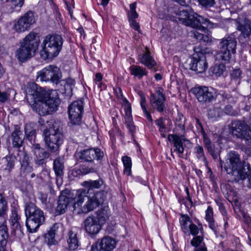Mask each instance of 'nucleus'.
<instances>
[{"mask_svg": "<svg viewBox=\"0 0 251 251\" xmlns=\"http://www.w3.org/2000/svg\"><path fill=\"white\" fill-rule=\"evenodd\" d=\"M25 0H0L2 4H5L10 7L11 12H19L24 3Z\"/></svg>", "mask_w": 251, "mask_h": 251, "instance_id": "c85d7f7f", "label": "nucleus"}, {"mask_svg": "<svg viewBox=\"0 0 251 251\" xmlns=\"http://www.w3.org/2000/svg\"><path fill=\"white\" fill-rule=\"evenodd\" d=\"M166 97L163 94V89L158 87L154 93L150 97V103L151 108L158 112H163L166 108Z\"/></svg>", "mask_w": 251, "mask_h": 251, "instance_id": "dca6fc26", "label": "nucleus"}, {"mask_svg": "<svg viewBox=\"0 0 251 251\" xmlns=\"http://www.w3.org/2000/svg\"><path fill=\"white\" fill-rule=\"evenodd\" d=\"M116 240L110 236H105L98 240L91 247V251H112L116 247Z\"/></svg>", "mask_w": 251, "mask_h": 251, "instance_id": "6ab92c4d", "label": "nucleus"}, {"mask_svg": "<svg viewBox=\"0 0 251 251\" xmlns=\"http://www.w3.org/2000/svg\"><path fill=\"white\" fill-rule=\"evenodd\" d=\"M140 100V105L143 110L145 116L146 117L147 120L151 122H152V119L150 113L148 111L146 106V99L144 95H141Z\"/></svg>", "mask_w": 251, "mask_h": 251, "instance_id": "c03bdc74", "label": "nucleus"}, {"mask_svg": "<svg viewBox=\"0 0 251 251\" xmlns=\"http://www.w3.org/2000/svg\"><path fill=\"white\" fill-rule=\"evenodd\" d=\"M53 170L57 176H62L63 174L64 165L60 158L55 159L53 162Z\"/></svg>", "mask_w": 251, "mask_h": 251, "instance_id": "37998d69", "label": "nucleus"}, {"mask_svg": "<svg viewBox=\"0 0 251 251\" xmlns=\"http://www.w3.org/2000/svg\"><path fill=\"white\" fill-rule=\"evenodd\" d=\"M196 52H201L200 55L199 54L196 55L192 59L190 64V68L197 73H203L207 70L208 64L206 60L205 55L202 54L201 50H197L198 49H194Z\"/></svg>", "mask_w": 251, "mask_h": 251, "instance_id": "a211bd4d", "label": "nucleus"}, {"mask_svg": "<svg viewBox=\"0 0 251 251\" xmlns=\"http://www.w3.org/2000/svg\"><path fill=\"white\" fill-rule=\"evenodd\" d=\"M126 104L125 106V115L124 117L125 123L126 125L127 128L128 129L129 132L133 137L134 134L135 132L136 128L134 125L132 114L131 107L128 101L125 99Z\"/></svg>", "mask_w": 251, "mask_h": 251, "instance_id": "393cba45", "label": "nucleus"}, {"mask_svg": "<svg viewBox=\"0 0 251 251\" xmlns=\"http://www.w3.org/2000/svg\"><path fill=\"white\" fill-rule=\"evenodd\" d=\"M204 25L208 28H213L215 25V24L210 22L208 19L204 18L201 16L195 13L192 15L189 19L187 20L185 25L190 26L194 28L198 29L201 31L206 32L207 30V28L202 26L201 25Z\"/></svg>", "mask_w": 251, "mask_h": 251, "instance_id": "f3484780", "label": "nucleus"}, {"mask_svg": "<svg viewBox=\"0 0 251 251\" xmlns=\"http://www.w3.org/2000/svg\"><path fill=\"white\" fill-rule=\"evenodd\" d=\"M108 207H104L101 209L99 211V216L101 218H103L104 220L108 218L109 213L108 212Z\"/></svg>", "mask_w": 251, "mask_h": 251, "instance_id": "680f3d73", "label": "nucleus"}, {"mask_svg": "<svg viewBox=\"0 0 251 251\" xmlns=\"http://www.w3.org/2000/svg\"><path fill=\"white\" fill-rule=\"evenodd\" d=\"M192 91L199 101L202 103L210 102L214 98L213 92L206 86L195 87Z\"/></svg>", "mask_w": 251, "mask_h": 251, "instance_id": "412c9836", "label": "nucleus"}, {"mask_svg": "<svg viewBox=\"0 0 251 251\" xmlns=\"http://www.w3.org/2000/svg\"><path fill=\"white\" fill-rule=\"evenodd\" d=\"M61 85L64 86V89L62 90L63 92L67 96H71L75 85V80L72 78L63 80L61 81Z\"/></svg>", "mask_w": 251, "mask_h": 251, "instance_id": "f704fd0d", "label": "nucleus"}, {"mask_svg": "<svg viewBox=\"0 0 251 251\" xmlns=\"http://www.w3.org/2000/svg\"><path fill=\"white\" fill-rule=\"evenodd\" d=\"M189 11L186 9H179V12L177 13L176 19L180 22L183 24H186L190 17L191 16Z\"/></svg>", "mask_w": 251, "mask_h": 251, "instance_id": "a19ab883", "label": "nucleus"}, {"mask_svg": "<svg viewBox=\"0 0 251 251\" xmlns=\"http://www.w3.org/2000/svg\"><path fill=\"white\" fill-rule=\"evenodd\" d=\"M199 3L203 7H211L215 4L214 0H197Z\"/></svg>", "mask_w": 251, "mask_h": 251, "instance_id": "6e6d98bb", "label": "nucleus"}, {"mask_svg": "<svg viewBox=\"0 0 251 251\" xmlns=\"http://www.w3.org/2000/svg\"><path fill=\"white\" fill-rule=\"evenodd\" d=\"M8 206L7 201L0 193V226L7 225Z\"/></svg>", "mask_w": 251, "mask_h": 251, "instance_id": "cd10ccee", "label": "nucleus"}, {"mask_svg": "<svg viewBox=\"0 0 251 251\" xmlns=\"http://www.w3.org/2000/svg\"><path fill=\"white\" fill-rule=\"evenodd\" d=\"M24 135L21 128L18 126H15L14 130L11 134L12 145L14 148H20L24 141Z\"/></svg>", "mask_w": 251, "mask_h": 251, "instance_id": "bb28decb", "label": "nucleus"}, {"mask_svg": "<svg viewBox=\"0 0 251 251\" xmlns=\"http://www.w3.org/2000/svg\"><path fill=\"white\" fill-rule=\"evenodd\" d=\"M129 70L131 75L138 79H141L144 76L147 75L148 73L146 68L136 65L131 66L129 68Z\"/></svg>", "mask_w": 251, "mask_h": 251, "instance_id": "72a5a7b5", "label": "nucleus"}, {"mask_svg": "<svg viewBox=\"0 0 251 251\" xmlns=\"http://www.w3.org/2000/svg\"><path fill=\"white\" fill-rule=\"evenodd\" d=\"M199 226H201V231L202 230L201 225H199ZM199 230L200 229L199 227L194 224H193L192 222V223H190V224H189V233H187V234H191L194 236H197L199 234Z\"/></svg>", "mask_w": 251, "mask_h": 251, "instance_id": "3c124183", "label": "nucleus"}, {"mask_svg": "<svg viewBox=\"0 0 251 251\" xmlns=\"http://www.w3.org/2000/svg\"><path fill=\"white\" fill-rule=\"evenodd\" d=\"M122 161L124 165V174L127 176H129L131 174L132 162L130 157L128 156H124L122 158Z\"/></svg>", "mask_w": 251, "mask_h": 251, "instance_id": "58836bf2", "label": "nucleus"}, {"mask_svg": "<svg viewBox=\"0 0 251 251\" xmlns=\"http://www.w3.org/2000/svg\"><path fill=\"white\" fill-rule=\"evenodd\" d=\"M237 29L241 33L238 40L242 46L247 48L251 46V21L247 19L239 20L236 23Z\"/></svg>", "mask_w": 251, "mask_h": 251, "instance_id": "f8f14e48", "label": "nucleus"}, {"mask_svg": "<svg viewBox=\"0 0 251 251\" xmlns=\"http://www.w3.org/2000/svg\"><path fill=\"white\" fill-rule=\"evenodd\" d=\"M10 95L5 91L0 90V105L6 102L9 99Z\"/></svg>", "mask_w": 251, "mask_h": 251, "instance_id": "bf43d9fd", "label": "nucleus"}, {"mask_svg": "<svg viewBox=\"0 0 251 251\" xmlns=\"http://www.w3.org/2000/svg\"><path fill=\"white\" fill-rule=\"evenodd\" d=\"M66 4L67 7V9L69 12V13L70 14L71 16H72V10L74 8V1L73 0H72L71 2H66Z\"/></svg>", "mask_w": 251, "mask_h": 251, "instance_id": "0e129e2a", "label": "nucleus"}, {"mask_svg": "<svg viewBox=\"0 0 251 251\" xmlns=\"http://www.w3.org/2000/svg\"><path fill=\"white\" fill-rule=\"evenodd\" d=\"M226 70L225 66L223 64L215 65L213 67H210L209 71L212 75H215L216 77L220 76L223 74V73Z\"/></svg>", "mask_w": 251, "mask_h": 251, "instance_id": "79ce46f5", "label": "nucleus"}, {"mask_svg": "<svg viewBox=\"0 0 251 251\" xmlns=\"http://www.w3.org/2000/svg\"><path fill=\"white\" fill-rule=\"evenodd\" d=\"M168 139L173 144L174 151L177 153L179 157H182L184 151L183 142H187L190 143V141L183 138L182 136L177 134H169Z\"/></svg>", "mask_w": 251, "mask_h": 251, "instance_id": "5701e85b", "label": "nucleus"}, {"mask_svg": "<svg viewBox=\"0 0 251 251\" xmlns=\"http://www.w3.org/2000/svg\"><path fill=\"white\" fill-rule=\"evenodd\" d=\"M84 228L89 235L97 234L101 229L99 219L95 216L88 217L84 222Z\"/></svg>", "mask_w": 251, "mask_h": 251, "instance_id": "b1692460", "label": "nucleus"}, {"mask_svg": "<svg viewBox=\"0 0 251 251\" xmlns=\"http://www.w3.org/2000/svg\"><path fill=\"white\" fill-rule=\"evenodd\" d=\"M194 251H207V250L205 245H203L199 248L195 249Z\"/></svg>", "mask_w": 251, "mask_h": 251, "instance_id": "774afa93", "label": "nucleus"}, {"mask_svg": "<svg viewBox=\"0 0 251 251\" xmlns=\"http://www.w3.org/2000/svg\"><path fill=\"white\" fill-rule=\"evenodd\" d=\"M36 23L35 13L29 10L13 22L12 29L17 33H24L29 30Z\"/></svg>", "mask_w": 251, "mask_h": 251, "instance_id": "9d476101", "label": "nucleus"}, {"mask_svg": "<svg viewBox=\"0 0 251 251\" xmlns=\"http://www.w3.org/2000/svg\"><path fill=\"white\" fill-rule=\"evenodd\" d=\"M156 125L159 127V132H162L163 130L166 129V126L164 124V120L163 117H160L155 121Z\"/></svg>", "mask_w": 251, "mask_h": 251, "instance_id": "13d9d810", "label": "nucleus"}, {"mask_svg": "<svg viewBox=\"0 0 251 251\" xmlns=\"http://www.w3.org/2000/svg\"><path fill=\"white\" fill-rule=\"evenodd\" d=\"M4 160L6 163L5 169L10 171L15 166V163L17 160L16 157L14 155H10L6 156Z\"/></svg>", "mask_w": 251, "mask_h": 251, "instance_id": "de8ad7c7", "label": "nucleus"}, {"mask_svg": "<svg viewBox=\"0 0 251 251\" xmlns=\"http://www.w3.org/2000/svg\"><path fill=\"white\" fill-rule=\"evenodd\" d=\"M205 220L208 223V226L211 229L215 234L218 233L217 226L215 223L213 218V208L210 206H208L205 211Z\"/></svg>", "mask_w": 251, "mask_h": 251, "instance_id": "2f4dec72", "label": "nucleus"}, {"mask_svg": "<svg viewBox=\"0 0 251 251\" xmlns=\"http://www.w3.org/2000/svg\"><path fill=\"white\" fill-rule=\"evenodd\" d=\"M25 134L29 140H32V137H35V130L31 129L28 125H26L25 127Z\"/></svg>", "mask_w": 251, "mask_h": 251, "instance_id": "5fc2aeb1", "label": "nucleus"}, {"mask_svg": "<svg viewBox=\"0 0 251 251\" xmlns=\"http://www.w3.org/2000/svg\"><path fill=\"white\" fill-rule=\"evenodd\" d=\"M44 141L47 149L51 153L57 154L59 148L63 144L64 135L59 128H50L49 131L44 130Z\"/></svg>", "mask_w": 251, "mask_h": 251, "instance_id": "6e6552de", "label": "nucleus"}, {"mask_svg": "<svg viewBox=\"0 0 251 251\" xmlns=\"http://www.w3.org/2000/svg\"><path fill=\"white\" fill-rule=\"evenodd\" d=\"M194 153L199 160H201L204 162H207L204 150L202 146L199 145H197L194 149Z\"/></svg>", "mask_w": 251, "mask_h": 251, "instance_id": "49530a36", "label": "nucleus"}, {"mask_svg": "<svg viewBox=\"0 0 251 251\" xmlns=\"http://www.w3.org/2000/svg\"><path fill=\"white\" fill-rule=\"evenodd\" d=\"M102 79V76L100 73H97L96 75L95 78V82L97 83L98 82H101Z\"/></svg>", "mask_w": 251, "mask_h": 251, "instance_id": "338daca9", "label": "nucleus"}, {"mask_svg": "<svg viewBox=\"0 0 251 251\" xmlns=\"http://www.w3.org/2000/svg\"><path fill=\"white\" fill-rule=\"evenodd\" d=\"M230 131L234 136L244 140L249 135V131H251V120L233 121L231 124Z\"/></svg>", "mask_w": 251, "mask_h": 251, "instance_id": "4468645a", "label": "nucleus"}, {"mask_svg": "<svg viewBox=\"0 0 251 251\" xmlns=\"http://www.w3.org/2000/svg\"><path fill=\"white\" fill-rule=\"evenodd\" d=\"M135 8V3H132L130 5V16L129 20H135L138 18V15L136 11Z\"/></svg>", "mask_w": 251, "mask_h": 251, "instance_id": "4d7b16f0", "label": "nucleus"}, {"mask_svg": "<svg viewBox=\"0 0 251 251\" xmlns=\"http://www.w3.org/2000/svg\"><path fill=\"white\" fill-rule=\"evenodd\" d=\"M242 74L241 71L238 69L234 70L231 74L232 79L237 80L240 79Z\"/></svg>", "mask_w": 251, "mask_h": 251, "instance_id": "052dcab7", "label": "nucleus"}, {"mask_svg": "<svg viewBox=\"0 0 251 251\" xmlns=\"http://www.w3.org/2000/svg\"><path fill=\"white\" fill-rule=\"evenodd\" d=\"M25 98L33 110L40 116H45L55 112L59 104V100L51 98L46 90L34 82H29L25 87Z\"/></svg>", "mask_w": 251, "mask_h": 251, "instance_id": "f257e3e1", "label": "nucleus"}, {"mask_svg": "<svg viewBox=\"0 0 251 251\" xmlns=\"http://www.w3.org/2000/svg\"><path fill=\"white\" fill-rule=\"evenodd\" d=\"M199 30H195L192 31L194 38L200 41H202L203 42L208 43L211 41V38L210 35H204L203 34L200 32Z\"/></svg>", "mask_w": 251, "mask_h": 251, "instance_id": "a18cd8bd", "label": "nucleus"}, {"mask_svg": "<svg viewBox=\"0 0 251 251\" xmlns=\"http://www.w3.org/2000/svg\"><path fill=\"white\" fill-rule=\"evenodd\" d=\"M115 93L116 94L117 97L121 99H123L125 102L126 100H125L126 98L123 96L122 94V89L121 88L119 87L115 90Z\"/></svg>", "mask_w": 251, "mask_h": 251, "instance_id": "69168bd1", "label": "nucleus"}, {"mask_svg": "<svg viewBox=\"0 0 251 251\" xmlns=\"http://www.w3.org/2000/svg\"><path fill=\"white\" fill-rule=\"evenodd\" d=\"M21 172L25 176L31 173L33 171L32 167L29 163L21 164Z\"/></svg>", "mask_w": 251, "mask_h": 251, "instance_id": "864d4df0", "label": "nucleus"}, {"mask_svg": "<svg viewBox=\"0 0 251 251\" xmlns=\"http://www.w3.org/2000/svg\"><path fill=\"white\" fill-rule=\"evenodd\" d=\"M33 159L35 163L39 165L46 164V160L50 156V153L41 148L39 144L34 143L31 147Z\"/></svg>", "mask_w": 251, "mask_h": 251, "instance_id": "4be33fe9", "label": "nucleus"}, {"mask_svg": "<svg viewBox=\"0 0 251 251\" xmlns=\"http://www.w3.org/2000/svg\"><path fill=\"white\" fill-rule=\"evenodd\" d=\"M225 170L236 181L246 179L251 172L250 164L242 161L240 154L235 151H230L227 154Z\"/></svg>", "mask_w": 251, "mask_h": 251, "instance_id": "f03ea898", "label": "nucleus"}, {"mask_svg": "<svg viewBox=\"0 0 251 251\" xmlns=\"http://www.w3.org/2000/svg\"><path fill=\"white\" fill-rule=\"evenodd\" d=\"M62 77L60 69L54 65H50L37 73V78L41 81H50L58 84Z\"/></svg>", "mask_w": 251, "mask_h": 251, "instance_id": "9b49d317", "label": "nucleus"}, {"mask_svg": "<svg viewBox=\"0 0 251 251\" xmlns=\"http://www.w3.org/2000/svg\"><path fill=\"white\" fill-rule=\"evenodd\" d=\"M8 237L7 225L0 226V251H7L6 247Z\"/></svg>", "mask_w": 251, "mask_h": 251, "instance_id": "7c9ffc66", "label": "nucleus"}, {"mask_svg": "<svg viewBox=\"0 0 251 251\" xmlns=\"http://www.w3.org/2000/svg\"><path fill=\"white\" fill-rule=\"evenodd\" d=\"M10 224L21 222V216L19 214V206L16 201L14 200L11 204V215Z\"/></svg>", "mask_w": 251, "mask_h": 251, "instance_id": "c756f323", "label": "nucleus"}, {"mask_svg": "<svg viewBox=\"0 0 251 251\" xmlns=\"http://www.w3.org/2000/svg\"><path fill=\"white\" fill-rule=\"evenodd\" d=\"M85 195V192L83 190H78L65 195L62 194L59 197L56 213L59 215L64 213L68 207L72 208L73 210H76L83 203Z\"/></svg>", "mask_w": 251, "mask_h": 251, "instance_id": "20e7f679", "label": "nucleus"}, {"mask_svg": "<svg viewBox=\"0 0 251 251\" xmlns=\"http://www.w3.org/2000/svg\"><path fill=\"white\" fill-rule=\"evenodd\" d=\"M63 44V39L60 35L50 34L45 36L41 46V57L46 60L56 57L62 50Z\"/></svg>", "mask_w": 251, "mask_h": 251, "instance_id": "7ed1b4c3", "label": "nucleus"}, {"mask_svg": "<svg viewBox=\"0 0 251 251\" xmlns=\"http://www.w3.org/2000/svg\"><path fill=\"white\" fill-rule=\"evenodd\" d=\"M104 182L102 179L95 180L86 181L83 182V186L87 188L88 192L94 189H99L103 185Z\"/></svg>", "mask_w": 251, "mask_h": 251, "instance_id": "e433bc0d", "label": "nucleus"}, {"mask_svg": "<svg viewBox=\"0 0 251 251\" xmlns=\"http://www.w3.org/2000/svg\"><path fill=\"white\" fill-rule=\"evenodd\" d=\"M106 197V193L104 191H98L93 196H89L84 205L82 206L81 204L80 207L77 208L79 209L78 212L87 213L93 211L103 202Z\"/></svg>", "mask_w": 251, "mask_h": 251, "instance_id": "ddd939ff", "label": "nucleus"}, {"mask_svg": "<svg viewBox=\"0 0 251 251\" xmlns=\"http://www.w3.org/2000/svg\"><path fill=\"white\" fill-rule=\"evenodd\" d=\"M222 112V109L220 107H214L210 108L208 112L209 118L213 119L219 117Z\"/></svg>", "mask_w": 251, "mask_h": 251, "instance_id": "8fccbe9b", "label": "nucleus"}, {"mask_svg": "<svg viewBox=\"0 0 251 251\" xmlns=\"http://www.w3.org/2000/svg\"><path fill=\"white\" fill-rule=\"evenodd\" d=\"M79 232H80L79 228L74 227L70 229L67 233L66 236L67 243L66 250L68 251H76L80 246Z\"/></svg>", "mask_w": 251, "mask_h": 251, "instance_id": "aec40b11", "label": "nucleus"}, {"mask_svg": "<svg viewBox=\"0 0 251 251\" xmlns=\"http://www.w3.org/2000/svg\"><path fill=\"white\" fill-rule=\"evenodd\" d=\"M37 34L31 31L27 35L21 43V46L17 49L16 56L21 62H25L34 54L39 46V39Z\"/></svg>", "mask_w": 251, "mask_h": 251, "instance_id": "39448f33", "label": "nucleus"}, {"mask_svg": "<svg viewBox=\"0 0 251 251\" xmlns=\"http://www.w3.org/2000/svg\"><path fill=\"white\" fill-rule=\"evenodd\" d=\"M25 214L27 230L30 233L36 232L45 221L44 212L34 203L30 202L25 206Z\"/></svg>", "mask_w": 251, "mask_h": 251, "instance_id": "423d86ee", "label": "nucleus"}, {"mask_svg": "<svg viewBox=\"0 0 251 251\" xmlns=\"http://www.w3.org/2000/svg\"><path fill=\"white\" fill-rule=\"evenodd\" d=\"M237 40L235 35L231 34L226 36L220 41L219 51L215 54L217 60L228 62L232 54L236 53Z\"/></svg>", "mask_w": 251, "mask_h": 251, "instance_id": "0eeeda50", "label": "nucleus"}, {"mask_svg": "<svg viewBox=\"0 0 251 251\" xmlns=\"http://www.w3.org/2000/svg\"><path fill=\"white\" fill-rule=\"evenodd\" d=\"M83 111V101L81 100L75 101L69 105V118L72 126H77L80 124Z\"/></svg>", "mask_w": 251, "mask_h": 251, "instance_id": "2eb2a0df", "label": "nucleus"}, {"mask_svg": "<svg viewBox=\"0 0 251 251\" xmlns=\"http://www.w3.org/2000/svg\"><path fill=\"white\" fill-rule=\"evenodd\" d=\"M18 155L21 164L29 163V157L27 153L25 151H19Z\"/></svg>", "mask_w": 251, "mask_h": 251, "instance_id": "603ef678", "label": "nucleus"}, {"mask_svg": "<svg viewBox=\"0 0 251 251\" xmlns=\"http://www.w3.org/2000/svg\"><path fill=\"white\" fill-rule=\"evenodd\" d=\"M55 230L53 228H51L49 231L45 235V242L49 246L56 245L58 242L55 239Z\"/></svg>", "mask_w": 251, "mask_h": 251, "instance_id": "4c0bfd02", "label": "nucleus"}, {"mask_svg": "<svg viewBox=\"0 0 251 251\" xmlns=\"http://www.w3.org/2000/svg\"><path fill=\"white\" fill-rule=\"evenodd\" d=\"M77 156L82 161L91 163L90 166H82L80 172L84 174L93 173L95 171L94 164L92 163L93 160H100L103 156V152L100 149H90L81 151L77 153Z\"/></svg>", "mask_w": 251, "mask_h": 251, "instance_id": "1a4fd4ad", "label": "nucleus"}, {"mask_svg": "<svg viewBox=\"0 0 251 251\" xmlns=\"http://www.w3.org/2000/svg\"><path fill=\"white\" fill-rule=\"evenodd\" d=\"M219 95L225 103H229L230 105L235 104L238 99V94L236 92H222Z\"/></svg>", "mask_w": 251, "mask_h": 251, "instance_id": "473e14b6", "label": "nucleus"}, {"mask_svg": "<svg viewBox=\"0 0 251 251\" xmlns=\"http://www.w3.org/2000/svg\"><path fill=\"white\" fill-rule=\"evenodd\" d=\"M21 222L10 224L12 228V233L16 237L21 238L24 235L23 224Z\"/></svg>", "mask_w": 251, "mask_h": 251, "instance_id": "ea45409f", "label": "nucleus"}, {"mask_svg": "<svg viewBox=\"0 0 251 251\" xmlns=\"http://www.w3.org/2000/svg\"><path fill=\"white\" fill-rule=\"evenodd\" d=\"M138 60L148 69H150L156 65V62L153 57L151 56V52L147 47L143 53L138 55Z\"/></svg>", "mask_w": 251, "mask_h": 251, "instance_id": "a878e982", "label": "nucleus"}, {"mask_svg": "<svg viewBox=\"0 0 251 251\" xmlns=\"http://www.w3.org/2000/svg\"><path fill=\"white\" fill-rule=\"evenodd\" d=\"M129 20L130 22V25L132 26V27L134 28L135 30H137L139 32H140V26L138 23L136 22L135 20L131 19Z\"/></svg>", "mask_w": 251, "mask_h": 251, "instance_id": "e2e57ef3", "label": "nucleus"}, {"mask_svg": "<svg viewBox=\"0 0 251 251\" xmlns=\"http://www.w3.org/2000/svg\"><path fill=\"white\" fill-rule=\"evenodd\" d=\"M191 245L196 249L199 248L201 246L205 245L203 242V238L202 236H195L191 240Z\"/></svg>", "mask_w": 251, "mask_h": 251, "instance_id": "09e8293b", "label": "nucleus"}, {"mask_svg": "<svg viewBox=\"0 0 251 251\" xmlns=\"http://www.w3.org/2000/svg\"><path fill=\"white\" fill-rule=\"evenodd\" d=\"M179 222L182 232L185 234L188 233L189 224L192 223L190 217L187 215L181 214Z\"/></svg>", "mask_w": 251, "mask_h": 251, "instance_id": "c9c22d12", "label": "nucleus"}]
</instances>
